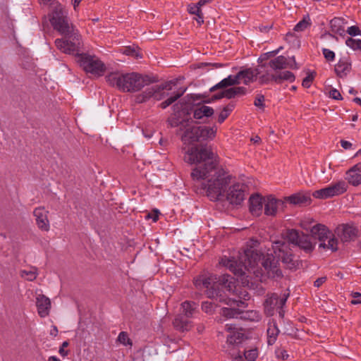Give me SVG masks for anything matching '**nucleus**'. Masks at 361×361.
Segmentation results:
<instances>
[{
	"mask_svg": "<svg viewBox=\"0 0 361 361\" xmlns=\"http://www.w3.org/2000/svg\"><path fill=\"white\" fill-rule=\"evenodd\" d=\"M216 130L207 126H188L182 140L185 147L184 160L190 164H197L191 176L193 180H207L202 187L207 196L212 201L226 199L233 205L240 204L245 197V185L239 183L231 184V176L218 167L214 154L207 147L197 146L194 142L215 136Z\"/></svg>",
	"mask_w": 361,
	"mask_h": 361,
	"instance_id": "obj_1",
	"label": "nucleus"
},
{
	"mask_svg": "<svg viewBox=\"0 0 361 361\" xmlns=\"http://www.w3.org/2000/svg\"><path fill=\"white\" fill-rule=\"evenodd\" d=\"M261 255V250H243V254H240L239 262L233 256H224L221 259L219 264L227 267L237 277L240 278L243 284H248L247 278L250 274H258L259 262L266 270L269 272L271 271L274 276H281V271L276 266L278 261L273 257L272 253H267L266 259L264 257L262 259Z\"/></svg>",
	"mask_w": 361,
	"mask_h": 361,
	"instance_id": "obj_2",
	"label": "nucleus"
},
{
	"mask_svg": "<svg viewBox=\"0 0 361 361\" xmlns=\"http://www.w3.org/2000/svg\"><path fill=\"white\" fill-rule=\"evenodd\" d=\"M52 10L49 20L54 28L61 35L68 36L65 39H56V47L63 53L74 54L78 51L80 44V36L77 32H71L68 20V12L59 2L51 4Z\"/></svg>",
	"mask_w": 361,
	"mask_h": 361,
	"instance_id": "obj_3",
	"label": "nucleus"
},
{
	"mask_svg": "<svg viewBox=\"0 0 361 361\" xmlns=\"http://www.w3.org/2000/svg\"><path fill=\"white\" fill-rule=\"evenodd\" d=\"M221 283L226 289L233 293L237 295L239 300L234 298H228L226 303L229 306L221 309V314L227 318H240L242 319H247L252 322H258L261 319V316L257 311L250 310L243 312L238 307H245V301L249 300L250 296L246 290H238L235 286L234 279L228 275H224L221 279Z\"/></svg>",
	"mask_w": 361,
	"mask_h": 361,
	"instance_id": "obj_4",
	"label": "nucleus"
},
{
	"mask_svg": "<svg viewBox=\"0 0 361 361\" xmlns=\"http://www.w3.org/2000/svg\"><path fill=\"white\" fill-rule=\"evenodd\" d=\"M106 80L111 86L128 92H137L153 82L150 77L135 72H112L106 76Z\"/></svg>",
	"mask_w": 361,
	"mask_h": 361,
	"instance_id": "obj_5",
	"label": "nucleus"
},
{
	"mask_svg": "<svg viewBox=\"0 0 361 361\" xmlns=\"http://www.w3.org/2000/svg\"><path fill=\"white\" fill-rule=\"evenodd\" d=\"M257 74L260 84L266 85L271 82L281 84L285 81L293 82L295 80V75L288 71L280 72L279 73L274 72L269 68L268 62H265L257 68Z\"/></svg>",
	"mask_w": 361,
	"mask_h": 361,
	"instance_id": "obj_6",
	"label": "nucleus"
},
{
	"mask_svg": "<svg viewBox=\"0 0 361 361\" xmlns=\"http://www.w3.org/2000/svg\"><path fill=\"white\" fill-rule=\"evenodd\" d=\"M273 243L275 244V247L273 248H280L288 245L297 246L299 248H312L310 237L295 229L287 230L279 240H274Z\"/></svg>",
	"mask_w": 361,
	"mask_h": 361,
	"instance_id": "obj_7",
	"label": "nucleus"
},
{
	"mask_svg": "<svg viewBox=\"0 0 361 361\" xmlns=\"http://www.w3.org/2000/svg\"><path fill=\"white\" fill-rule=\"evenodd\" d=\"M217 279L216 275L204 273L195 277L193 282L197 288L206 289V294L209 298H219V301L226 302L228 299H224L219 290H216Z\"/></svg>",
	"mask_w": 361,
	"mask_h": 361,
	"instance_id": "obj_8",
	"label": "nucleus"
},
{
	"mask_svg": "<svg viewBox=\"0 0 361 361\" xmlns=\"http://www.w3.org/2000/svg\"><path fill=\"white\" fill-rule=\"evenodd\" d=\"M78 61L86 73L97 77L102 75L106 71L105 64L96 56L80 54L78 56Z\"/></svg>",
	"mask_w": 361,
	"mask_h": 361,
	"instance_id": "obj_9",
	"label": "nucleus"
},
{
	"mask_svg": "<svg viewBox=\"0 0 361 361\" xmlns=\"http://www.w3.org/2000/svg\"><path fill=\"white\" fill-rule=\"evenodd\" d=\"M175 84V82L169 81L163 85H157L147 87L144 92L136 97V102L142 103L152 97L154 98L156 100H161L166 96L164 90H171L172 86Z\"/></svg>",
	"mask_w": 361,
	"mask_h": 361,
	"instance_id": "obj_10",
	"label": "nucleus"
},
{
	"mask_svg": "<svg viewBox=\"0 0 361 361\" xmlns=\"http://www.w3.org/2000/svg\"><path fill=\"white\" fill-rule=\"evenodd\" d=\"M226 330L228 332V334L224 349L228 354L233 355L234 353H231V350L243 342L245 335L240 329L233 324H226Z\"/></svg>",
	"mask_w": 361,
	"mask_h": 361,
	"instance_id": "obj_11",
	"label": "nucleus"
},
{
	"mask_svg": "<svg viewBox=\"0 0 361 361\" xmlns=\"http://www.w3.org/2000/svg\"><path fill=\"white\" fill-rule=\"evenodd\" d=\"M348 188V185L344 180L332 183L327 187L317 190L313 192V196L319 199H328L344 193Z\"/></svg>",
	"mask_w": 361,
	"mask_h": 361,
	"instance_id": "obj_12",
	"label": "nucleus"
},
{
	"mask_svg": "<svg viewBox=\"0 0 361 361\" xmlns=\"http://www.w3.org/2000/svg\"><path fill=\"white\" fill-rule=\"evenodd\" d=\"M288 295L284 294L283 297L279 298L277 294L274 293L269 297L264 302V311L269 316L274 314V310L276 308H282L286 304Z\"/></svg>",
	"mask_w": 361,
	"mask_h": 361,
	"instance_id": "obj_13",
	"label": "nucleus"
},
{
	"mask_svg": "<svg viewBox=\"0 0 361 361\" xmlns=\"http://www.w3.org/2000/svg\"><path fill=\"white\" fill-rule=\"evenodd\" d=\"M357 229L349 224H341L336 227L335 233L341 238L343 242H349L354 240L357 235Z\"/></svg>",
	"mask_w": 361,
	"mask_h": 361,
	"instance_id": "obj_14",
	"label": "nucleus"
},
{
	"mask_svg": "<svg viewBox=\"0 0 361 361\" xmlns=\"http://www.w3.org/2000/svg\"><path fill=\"white\" fill-rule=\"evenodd\" d=\"M48 213L49 212L43 207L36 208L33 212L37 227L44 231H48L50 228Z\"/></svg>",
	"mask_w": 361,
	"mask_h": 361,
	"instance_id": "obj_15",
	"label": "nucleus"
},
{
	"mask_svg": "<svg viewBox=\"0 0 361 361\" xmlns=\"http://www.w3.org/2000/svg\"><path fill=\"white\" fill-rule=\"evenodd\" d=\"M36 306L37 313L41 317H46L49 314L51 304L50 299L43 294H38L36 297Z\"/></svg>",
	"mask_w": 361,
	"mask_h": 361,
	"instance_id": "obj_16",
	"label": "nucleus"
},
{
	"mask_svg": "<svg viewBox=\"0 0 361 361\" xmlns=\"http://www.w3.org/2000/svg\"><path fill=\"white\" fill-rule=\"evenodd\" d=\"M283 203L272 195L264 197V211L267 216H275L280 205Z\"/></svg>",
	"mask_w": 361,
	"mask_h": 361,
	"instance_id": "obj_17",
	"label": "nucleus"
},
{
	"mask_svg": "<svg viewBox=\"0 0 361 361\" xmlns=\"http://www.w3.org/2000/svg\"><path fill=\"white\" fill-rule=\"evenodd\" d=\"M352 69L351 60L348 56L341 57L335 65L334 71L339 78H344Z\"/></svg>",
	"mask_w": 361,
	"mask_h": 361,
	"instance_id": "obj_18",
	"label": "nucleus"
},
{
	"mask_svg": "<svg viewBox=\"0 0 361 361\" xmlns=\"http://www.w3.org/2000/svg\"><path fill=\"white\" fill-rule=\"evenodd\" d=\"M250 211L254 216H260L264 205V197L259 195H254L250 197Z\"/></svg>",
	"mask_w": 361,
	"mask_h": 361,
	"instance_id": "obj_19",
	"label": "nucleus"
},
{
	"mask_svg": "<svg viewBox=\"0 0 361 361\" xmlns=\"http://www.w3.org/2000/svg\"><path fill=\"white\" fill-rule=\"evenodd\" d=\"M346 21L342 18H334L330 21V30L333 33L331 35V37L336 38L335 35H338L341 37L345 36V24Z\"/></svg>",
	"mask_w": 361,
	"mask_h": 361,
	"instance_id": "obj_20",
	"label": "nucleus"
},
{
	"mask_svg": "<svg viewBox=\"0 0 361 361\" xmlns=\"http://www.w3.org/2000/svg\"><path fill=\"white\" fill-rule=\"evenodd\" d=\"M268 63L269 68L277 73L283 72L284 71L282 70L288 67L292 68V66L289 65L287 58L283 56H279L275 59L269 61Z\"/></svg>",
	"mask_w": 361,
	"mask_h": 361,
	"instance_id": "obj_21",
	"label": "nucleus"
},
{
	"mask_svg": "<svg viewBox=\"0 0 361 361\" xmlns=\"http://www.w3.org/2000/svg\"><path fill=\"white\" fill-rule=\"evenodd\" d=\"M237 74L240 83L243 82L245 85H248L257 78V68H245L239 71Z\"/></svg>",
	"mask_w": 361,
	"mask_h": 361,
	"instance_id": "obj_22",
	"label": "nucleus"
},
{
	"mask_svg": "<svg viewBox=\"0 0 361 361\" xmlns=\"http://www.w3.org/2000/svg\"><path fill=\"white\" fill-rule=\"evenodd\" d=\"M318 241L319 243V248H337L338 244V240L332 231L329 235H324Z\"/></svg>",
	"mask_w": 361,
	"mask_h": 361,
	"instance_id": "obj_23",
	"label": "nucleus"
},
{
	"mask_svg": "<svg viewBox=\"0 0 361 361\" xmlns=\"http://www.w3.org/2000/svg\"><path fill=\"white\" fill-rule=\"evenodd\" d=\"M331 231L325 225L317 224L310 228V233L315 240H320L324 235H329Z\"/></svg>",
	"mask_w": 361,
	"mask_h": 361,
	"instance_id": "obj_24",
	"label": "nucleus"
},
{
	"mask_svg": "<svg viewBox=\"0 0 361 361\" xmlns=\"http://www.w3.org/2000/svg\"><path fill=\"white\" fill-rule=\"evenodd\" d=\"M240 81L238 77V74L233 75H230L227 78L223 79L221 81H220L219 83H217L216 85L212 87L210 89L211 92H213L217 89L220 88H225L228 86H233L235 85H239Z\"/></svg>",
	"mask_w": 361,
	"mask_h": 361,
	"instance_id": "obj_25",
	"label": "nucleus"
},
{
	"mask_svg": "<svg viewBox=\"0 0 361 361\" xmlns=\"http://www.w3.org/2000/svg\"><path fill=\"white\" fill-rule=\"evenodd\" d=\"M173 326L179 331H189L192 327L191 322L185 318L184 315H178L173 322Z\"/></svg>",
	"mask_w": 361,
	"mask_h": 361,
	"instance_id": "obj_26",
	"label": "nucleus"
},
{
	"mask_svg": "<svg viewBox=\"0 0 361 361\" xmlns=\"http://www.w3.org/2000/svg\"><path fill=\"white\" fill-rule=\"evenodd\" d=\"M214 113V110L212 107L205 106V105H201L197 107L194 111L193 113V117L195 119H201L204 116L209 117L212 116Z\"/></svg>",
	"mask_w": 361,
	"mask_h": 361,
	"instance_id": "obj_27",
	"label": "nucleus"
},
{
	"mask_svg": "<svg viewBox=\"0 0 361 361\" xmlns=\"http://www.w3.org/2000/svg\"><path fill=\"white\" fill-rule=\"evenodd\" d=\"M197 307V305L193 302L185 301L181 304V312L187 318L192 317Z\"/></svg>",
	"mask_w": 361,
	"mask_h": 361,
	"instance_id": "obj_28",
	"label": "nucleus"
},
{
	"mask_svg": "<svg viewBox=\"0 0 361 361\" xmlns=\"http://www.w3.org/2000/svg\"><path fill=\"white\" fill-rule=\"evenodd\" d=\"M349 183L356 186L361 183V173L355 169H350L346 173Z\"/></svg>",
	"mask_w": 361,
	"mask_h": 361,
	"instance_id": "obj_29",
	"label": "nucleus"
},
{
	"mask_svg": "<svg viewBox=\"0 0 361 361\" xmlns=\"http://www.w3.org/2000/svg\"><path fill=\"white\" fill-rule=\"evenodd\" d=\"M286 200L291 204H300L306 203L309 200V197L302 193L298 192L287 197Z\"/></svg>",
	"mask_w": 361,
	"mask_h": 361,
	"instance_id": "obj_30",
	"label": "nucleus"
},
{
	"mask_svg": "<svg viewBox=\"0 0 361 361\" xmlns=\"http://www.w3.org/2000/svg\"><path fill=\"white\" fill-rule=\"evenodd\" d=\"M20 275L23 279L32 281L38 276L37 269L36 267H30L28 269L21 270Z\"/></svg>",
	"mask_w": 361,
	"mask_h": 361,
	"instance_id": "obj_31",
	"label": "nucleus"
},
{
	"mask_svg": "<svg viewBox=\"0 0 361 361\" xmlns=\"http://www.w3.org/2000/svg\"><path fill=\"white\" fill-rule=\"evenodd\" d=\"M279 333V330L275 324L270 325L267 329V335H268V344L273 345L276 340V337Z\"/></svg>",
	"mask_w": 361,
	"mask_h": 361,
	"instance_id": "obj_32",
	"label": "nucleus"
},
{
	"mask_svg": "<svg viewBox=\"0 0 361 361\" xmlns=\"http://www.w3.org/2000/svg\"><path fill=\"white\" fill-rule=\"evenodd\" d=\"M186 89H182L179 90L178 92L173 93L172 96L169 97L166 100L161 102L160 104V106L162 109H166L167 106L173 104L174 102H176L178 98H180L185 92Z\"/></svg>",
	"mask_w": 361,
	"mask_h": 361,
	"instance_id": "obj_33",
	"label": "nucleus"
},
{
	"mask_svg": "<svg viewBox=\"0 0 361 361\" xmlns=\"http://www.w3.org/2000/svg\"><path fill=\"white\" fill-rule=\"evenodd\" d=\"M234 107V104H229L228 105L225 106L219 114L218 121L219 123H223L225 121V119L229 116L231 112L233 110Z\"/></svg>",
	"mask_w": 361,
	"mask_h": 361,
	"instance_id": "obj_34",
	"label": "nucleus"
},
{
	"mask_svg": "<svg viewBox=\"0 0 361 361\" xmlns=\"http://www.w3.org/2000/svg\"><path fill=\"white\" fill-rule=\"evenodd\" d=\"M345 44L353 50H361V39L348 37Z\"/></svg>",
	"mask_w": 361,
	"mask_h": 361,
	"instance_id": "obj_35",
	"label": "nucleus"
},
{
	"mask_svg": "<svg viewBox=\"0 0 361 361\" xmlns=\"http://www.w3.org/2000/svg\"><path fill=\"white\" fill-rule=\"evenodd\" d=\"M235 97V96L234 94V92L233 90V88L231 87V88H228V89H226L225 90L221 91L219 94H216L214 95L213 98L214 99H221V98H224V97H226L228 99H231V98H233Z\"/></svg>",
	"mask_w": 361,
	"mask_h": 361,
	"instance_id": "obj_36",
	"label": "nucleus"
},
{
	"mask_svg": "<svg viewBox=\"0 0 361 361\" xmlns=\"http://www.w3.org/2000/svg\"><path fill=\"white\" fill-rule=\"evenodd\" d=\"M117 340L120 343L123 344V345H132V342L129 338L128 335L127 334V333L124 331H122L118 334Z\"/></svg>",
	"mask_w": 361,
	"mask_h": 361,
	"instance_id": "obj_37",
	"label": "nucleus"
},
{
	"mask_svg": "<svg viewBox=\"0 0 361 361\" xmlns=\"http://www.w3.org/2000/svg\"><path fill=\"white\" fill-rule=\"evenodd\" d=\"M244 355L247 361H255L258 357V350L257 348H252L245 351Z\"/></svg>",
	"mask_w": 361,
	"mask_h": 361,
	"instance_id": "obj_38",
	"label": "nucleus"
},
{
	"mask_svg": "<svg viewBox=\"0 0 361 361\" xmlns=\"http://www.w3.org/2000/svg\"><path fill=\"white\" fill-rule=\"evenodd\" d=\"M322 54L325 58V59L328 61H334L335 60V53L326 48L322 49Z\"/></svg>",
	"mask_w": 361,
	"mask_h": 361,
	"instance_id": "obj_39",
	"label": "nucleus"
},
{
	"mask_svg": "<svg viewBox=\"0 0 361 361\" xmlns=\"http://www.w3.org/2000/svg\"><path fill=\"white\" fill-rule=\"evenodd\" d=\"M254 104L260 109L264 110L265 106L264 95L261 94H257L255 97Z\"/></svg>",
	"mask_w": 361,
	"mask_h": 361,
	"instance_id": "obj_40",
	"label": "nucleus"
},
{
	"mask_svg": "<svg viewBox=\"0 0 361 361\" xmlns=\"http://www.w3.org/2000/svg\"><path fill=\"white\" fill-rule=\"evenodd\" d=\"M202 7H200L197 3V4H190L188 6L187 10L189 13L192 15H196L200 13L202 11Z\"/></svg>",
	"mask_w": 361,
	"mask_h": 361,
	"instance_id": "obj_41",
	"label": "nucleus"
},
{
	"mask_svg": "<svg viewBox=\"0 0 361 361\" xmlns=\"http://www.w3.org/2000/svg\"><path fill=\"white\" fill-rule=\"evenodd\" d=\"M310 25V23L303 19L300 20L294 27V30L297 32H301L305 30Z\"/></svg>",
	"mask_w": 361,
	"mask_h": 361,
	"instance_id": "obj_42",
	"label": "nucleus"
},
{
	"mask_svg": "<svg viewBox=\"0 0 361 361\" xmlns=\"http://www.w3.org/2000/svg\"><path fill=\"white\" fill-rule=\"evenodd\" d=\"M329 96L330 98L336 99V100H341L343 99L339 91L335 88H331L329 90Z\"/></svg>",
	"mask_w": 361,
	"mask_h": 361,
	"instance_id": "obj_43",
	"label": "nucleus"
},
{
	"mask_svg": "<svg viewBox=\"0 0 361 361\" xmlns=\"http://www.w3.org/2000/svg\"><path fill=\"white\" fill-rule=\"evenodd\" d=\"M345 32L351 36L361 35V30L355 25L349 27Z\"/></svg>",
	"mask_w": 361,
	"mask_h": 361,
	"instance_id": "obj_44",
	"label": "nucleus"
},
{
	"mask_svg": "<svg viewBox=\"0 0 361 361\" xmlns=\"http://www.w3.org/2000/svg\"><path fill=\"white\" fill-rule=\"evenodd\" d=\"M202 309L206 313H212L214 311V305L211 302H203Z\"/></svg>",
	"mask_w": 361,
	"mask_h": 361,
	"instance_id": "obj_45",
	"label": "nucleus"
},
{
	"mask_svg": "<svg viewBox=\"0 0 361 361\" xmlns=\"http://www.w3.org/2000/svg\"><path fill=\"white\" fill-rule=\"evenodd\" d=\"M69 345L68 341H63L59 348V353L62 357H66L68 355V351L65 350V348L68 347Z\"/></svg>",
	"mask_w": 361,
	"mask_h": 361,
	"instance_id": "obj_46",
	"label": "nucleus"
},
{
	"mask_svg": "<svg viewBox=\"0 0 361 361\" xmlns=\"http://www.w3.org/2000/svg\"><path fill=\"white\" fill-rule=\"evenodd\" d=\"M275 353L278 358H280L283 360H286L288 357V355L286 350L283 349H277Z\"/></svg>",
	"mask_w": 361,
	"mask_h": 361,
	"instance_id": "obj_47",
	"label": "nucleus"
},
{
	"mask_svg": "<svg viewBox=\"0 0 361 361\" xmlns=\"http://www.w3.org/2000/svg\"><path fill=\"white\" fill-rule=\"evenodd\" d=\"M159 214L160 212L158 209H154L147 214V218L151 219L154 222H156L159 219Z\"/></svg>",
	"mask_w": 361,
	"mask_h": 361,
	"instance_id": "obj_48",
	"label": "nucleus"
},
{
	"mask_svg": "<svg viewBox=\"0 0 361 361\" xmlns=\"http://www.w3.org/2000/svg\"><path fill=\"white\" fill-rule=\"evenodd\" d=\"M232 88L235 96L245 95L247 92V90L244 87H234Z\"/></svg>",
	"mask_w": 361,
	"mask_h": 361,
	"instance_id": "obj_49",
	"label": "nucleus"
},
{
	"mask_svg": "<svg viewBox=\"0 0 361 361\" xmlns=\"http://www.w3.org/2000/svg\"><path fill=\"white\" fill-rule=\"evenodd\" d=\"M353 300H351V303L353 305H357L361 303V293L358 292L352 293Z\"/></svg>",
	"mask_w": 361,
	"mask_h": 361,
	"instance_id": "obj_50",
	"label": "nucleus"
},
{
	"mask_svg": "<svg viewBox=\"0 0 361 361\" xmlns=\"http://www.w3.org/2000/svg\"><path fill=\"white\" fill-rule=\"evenodd\" d=\"M312 80V75H307L306 78L303 79L302 85L304 87L308 88L310 87Z\"/></svg>",
	"mask_w": 361,
	"mask_h": 361,
	"instance_id": "obj_51",
	"label": "nucleus"
},
{
	"mask_svg": "<svg viewBox=\"0 0 361 361\" xmlns=\"http://www.w3.org/2000/svg\"><path fill=\"white\" fill-rule=\"evenodd\" d=\"M310 224H311V221H302L300 224V227L303 229V230H305L307 231H310V228H311V226H310Z\"/></svg>",
	"mask_w": 361,
	"mask_h": 361,
	"instance_id": "obj_52",
	"label": "nucleus"
},
{
	"mask_svg": "<svg viewBox=\"0 0 361 361\" xmlns=\"http://www.w3.org/2000/svg\"><path fill=\"white\" fill-rule=\"evenodd\" d=\"M326 276L320 277L314 281V286L317 288H319L323 283H324L326 282Z\"/></svg>",
	"mask_w": 361,
	"mask_h": 361,
	"instance_id": "obj_53",
	"label": "nucleus"
},
{
	"mask_svg": "<svg viewBox=\"0 0 361 361\" xmlns=\"http://www.w3.org/2000/svg\"><path fill=\"white\" fill-rule=\"evenodd\" d=\"M195 16V17L194 18V20H195L199 25H201L204 23V17L202 11H200V13L196 14Z\"/></svg>",
	"mask_w": 361,
	"mask_h": 361,
	"instance_id": "obj_54",
	"label": "nucleus"
},
{
	"mask_svg": "<svg viewBox=\"0 0 361 361\" xmlns=\"http://www.w3.org/2000/svg\"><path fill=\"white\" fill-rule=\"evenodd\" d=\"M341 145L343 148L345 149H349L352 147V143L346 140H341Z\"/></svg>",
	"mask_w": 361,
	"mask_h": 361,
	"instance_id": "obj_55",
	"label": "nucleus"
},
{
	"mask_svg": "<svg viewBox=\"0 0 361 361\" xmlns=\"http://www.w3.org/2000/svg\"><path fill=\"white\" fill-rule=\"evenodd\" d=\"M58 332H59V331H58L57 327L56 326L53 325L50 330V333H49L50 335L55 337L58 335Z\"/></svg>",
	"mask_w": 361,
	"mask_h": 361,
	"instance_id": "obj_56",
	"label": "nucleus"
},
{
	"mask_svg": "<svg viewBox=\"0 0 361 361\" xmlns=\"http://www.w3.org/2000/svg\"><path fill=\"white\" fill-rule=\"evenodd\" d=\"M210 1H212V0H199L198 2H197V4L202 7L204 5L209 3Z\"/></svg>",
	"mask_w": 361,
	"mask_h": 361,
	"instance_id": "obj_57",
	"label": "nucleus"
},
{
	"mask_svg": "<svg viewBox=\"0 0 361 361\" xmlns=\"http://www.w3.org/2000/svg\"><path fill=\"white\" fill-rule=\"evenodd\" d=\"M135 51L130 48H126L124 53L127 55H133Z\"/></svg>",
	"mask_w": 361,
	"mask_h": 361,
	"instance_id": "obj_58",
	"label": "nucleus"
},
{
	"mask_svg": "<svg viewBox=\"0 0 361 361\" xmlns=\"http://www.w3.org/2000/svg\"><path fill=\"white\" fill-rule=\"evenodd\" d=\"M39 1L40 2V4H43L44 5H47L49 4H50L51 5V4L53 2H54V0H39Z\"/></svg>",
	"mask_w": 361,
	"mask_h": 361,
	"instance_id": "obj_59",
	"label": "nucleus"
},
{
	"mask_svg": "<svg viewBox=\"0 0 361 361\" xmlns=\"http://www.w3.org/2000/svg\"><path fill=\"white\" fill-rule=\"evenodd\" d=\"M48 361H61L56 356L52 355L48 358Z\"/></svg>",
	"mask_w": 361,
	"mask_h": 361,
	"instance_id": "obj_60",
	"label": "nucleus"
},
{
	"mask_svg": "<svg viewBox=\"0 0 361 361\" xmlns=\"http://www.w3.org/2000/svg\"><path fill=\"white\" fill-rule=\"evenodd\" d=\"M252 245H249L248 248H254L255 247H257L259 243L257 240H252Z\"/></svg>",
	"mask_w": 361,
	"mask_h": 361,
	"instance_id": "obj_61",
	"label": "nucleus"
},
{
	"mask_svg": "<svg viewBox=\"0 0 361 361\" xmlns=\"http://www.w3.org/2000/svg\"><path fill=\"white\" fill-rule=\"evenodd\" d=\"M73 2V6H74V8L75 9L76 7L79 5V4L80 3V1L82 0H72Z\"/></svg>",
	"mask_w": 361,
	"mask_h": 361,
	"instance_id": "obj_62",
	"label": "nucleus"
},
{
	"mask_svg": "<svg viewBox=\"0 0 361 361\" xmlns=\"http://www.w3.org/2000/svg\"><path fill=\"white\" fill-rule=\"evenodd\" d=\"M354 102L361 106V99L359 97H355L354 99Z\"/></svg>",
	"mask_w": 361,
	"mask_h": 361,
	"instance_id": "obj_63",
	"label": "nucleus"
},
{
	"mask_svg": "<svg viewBox=\"0 0 361 361\" xmlns=\"http://www.w3.org/2000/svg\"><path fill=\"white\" fill-rule=\"evenodd\" d=\"M232 361H243L241 356L235 357Z\"/></svg>",
	"mask_w": 361,
	"mask_h": 361,
	"instance_id": "obj_64",
	"label": "nucleus"
}]
</instances>
